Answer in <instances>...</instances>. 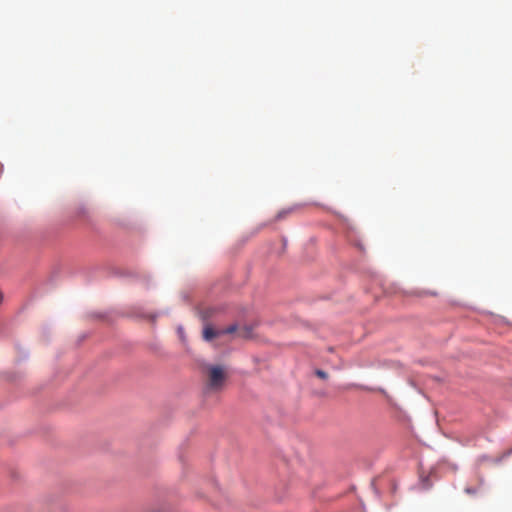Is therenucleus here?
<instances>
[{"label":"nucleus","mask_w":512,"mask_h":512,"mask_svg":"<svg viewBox=\"0 0 512 512\" xmlns=\"http://www.w3.org/2000/svg\"><path fill=\"white\" fill-rule=\"evenodd\" d=\"M207 374V389L210 391H220L227 378V373L222 365H208L206 367Z\"/></svg>","instance_id":"f257e3e1"},{"label":"nucleus","mask_w":512,"mask_h":512,"mask_svg":"<svg viewBox=\"0 0 512 512\" xmlns=\"http://www.w3.org/2000/svg\"><path fill=\"white\" fill-rule=\"evenodd\" d=\"M238 332V336L243 338H249L252 335V330L249 327H243L242 329L238 330L236 325H230L225 329H219L216 330L212 326H206L203 330V338L206 341H211L212 339L223 335V334H232Z\"/></svg>","instance_id":"f03ea898"},{"label":"nucleus","mask_w":512,"mask_h":512,"mask_svg":"<svg viewBox=\"0 0 512 512\" xmlns=\"http://www.w3.org/2000/svg\"><path fill=\"white\" fill-rule=\"evenodd\" d=\"M315 375L317 377L321 378V379H327L328 378V374L325 371L321 370V369L315 370Z\"/></svg>","instance_id":"7ed1b4c3"}]
</instances>
